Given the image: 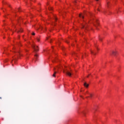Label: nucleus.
<instances>
[{
  "label": "nucleus",
  "mask_w": 124,
  "mask_h": 124,
  "mask_svg": "<svg viewBox=\"0 0 124 124\" xmlns=\"http://www.w3.org/2000/svg\"><path fill=\"white\" fill-rule=\"evenodd\" d=\"M66 42L67 43H69L68 41H66Z\"/></svg>",
  "instance_id": "obj_26"
},
{
  "label": "nucleus",
  "mask_w": 124,
  "mask_h": 124,
  "mask_svg": "<svg viewBox=\"0 0 124 124\" xmlns=\"http://www.w3.org/2000/svg\"><path fill=\"white\" fill-rule=\"evenodd\" d=\"M97 1H98V0H96Z\"/></svg>",
  "instance_id": "obj_32"
},
{
  "label": "nucleus",
  "mask_w": 124,
  "mask_h": 124,
  "mask_svg": "<svg viewBox=\"0 0 124 124\" xmlns=\"http://www.w3.org/2000/svg\"><path fill=\"white\" fill-rule=\"evenodd\" d=\"M107 5H108V6H109V2H107Z\"/></svg>",
  "instance_id": "obj_20"
},
{
  "label": "nucleus",
  "mask_w": 124,
  "mask_h": 124,
  "mask_svg": "<svg viewBox=\"0 0 124 124\" xmlns=\"http://www.w3.org/2000/svg\"><path fill=\"white\" fill-rule=\"evenodd\" d=\"M37 40L38 42H39V41H40V40L39 39V38H37Z\"/></svg>",
  "instance_id": "obj_16"
},
{
  "label": "nucleus",
  "mask_w": 124,
  "mask_h": 124,
  "mask_svg": "<svg viewBox=\"0 0 124 124\" xmlns=\"http://www.w3.org/2000/svg\"><path fill=\"white\" fill-rule=\"evenodd\" d=\"M32 47L33 49H34V53H36V52H38V51H39L38 46H35L33 44L32 45Z\"/></svg>",
  "instance_id": "obj_1"
},
{
  "label": "nucleus",
  "mask_w": 124,
  "mask_h": 124,
  "mask_svg": "<svg viewBox=\"0 0 124 124\" xmlns=\"http://www.w3.org/2000/svg\"><path fill=\"white\" fill-rule=\"evenodd\" d=\"M14 53H17V52L15 51H13Z\"/></svg>",
  "instance_id": "obj_23"
},
{
  "label": "nucleus",
  "mask_w": 124,
  "mask_h": 124,
  "mask_svg": "<svg viewBox=\"0 0 124 124\" xmlns=\"http://www.w3.org/2000/svg\"><path fill=\"white\" fill-rule=\"evenodd\" d=\"M85 56H87V54H85Z\"/></svg>",
  "instance_id": "obj_33"
},
{
  "label": "nucleus",
  "mask_w": 124,
  "mask_h": 124,
  "mask_svg": "<svg viewBox=\"0 0 124 124\" xmlns=\"http://www.w3.org/2000/svg\"><path fill=\"white\" fill-rule=\"evenodd\" d=\"M115 38H116V36H114Z\"/></svg>",
  "instance_id": "obj_27"
},
{
  "label": "nucleus",
  "mask_w": 124,
  "mask_h": 124,
  "mask_svg": "<svg viewBox=\"0 0 124 124\" xmlns=\"http://www.w3.org/2000/svg\"><path fill=\"white\" fill-rule=\"evenodd\" d=\"M83 85H84V87H85L86 88H88L89 87V84H88L86 82H84Z\"/></svg>",
  "instance_id": "obj_4"
},
{
  "label": "nucleus",
  "mask_w": 124,
  "mask_h": 124,
  "mask_svg": "<svg viewBox=\"0 0 124 124\" xmlns=\"http://www.w3.org/2000/svg\"><path fill=\"white\" fill-rule=\"evenodd\" d=\"M48 9H49V10H53V9L52 8V7H49L48 8Z\"/></svg>",
  "instance_id": "obj_14"
},
{
  "label": "nucleus",
  "mask_w": 124,
  "mask_h": 124,
  "mask_svg": "<svg viewBox=\"0 0 124 124\" xmlns=\"http://www.w3.org/2000/svg\"><path fill=\"white\" fill-rule=\"evenodd\" d=\"M47 39H48V38H47Z\"/></svg>",
  "instance_id": "obj_37"
},
{
  "label": "nucleus",
  "mask_w": 124,
  "mask_h": 124,
  "mask_svg": "<svg viewBox=\"0 0 124 124\" xmlns=\"http://www.w3.org/2000/svg\"><path fill=\"white\" fill-rule=\"evenodd\" d=\"M91 54H93V55H96V53H94L93 51H91Z\"/></svg>",
  "instance_id": "obj_11"
},
{
  "label": "nucleus",
  "mask_w": 124,
  "mask_h": 124,
  "mask_svg": "<svg viewBox=\"0 0 124 124\" xmlns=\"http://www.w3.org/2000/svg\"><path fill=\"white\" fill-rule=\"evenodd\" d=\"M37 58H38V55L35 54V61H37Z\"/></svg>",
  "instance_id": "obj_6"
},
{
  "label": "nucleus",
  "mask_w": 124,
  "mask_h": 124,
  "mask_svg": "<svg viewBox=\"0 0 124 124\" xmlns=\"http://www.w3.org/2000/svg\"><path fill=\"white\" fill-rule=\"evenodd\" d=\"M88 77H89V76H87V78H88Z\"/></svg>",
  "instance_id": "obj_36"
},
{
  "label": "nucleus",
  "mask_w": 124,
  "mask_h": 124,
  "mask_svg": "<svg viewBox=\"0 0 124 124\" xmlns=\"http://www.w3.org/2000/svg\"><path fill=\"white\" fill-rule=\"evenodd\" d=\"M17 53H18V54H17V57H19V56H22V55L21 54H20V52L17 51Z\"/></svg>",
  "instance_id": "obj_9"
},
{
  "label": "nucleus",
  "mask_w": 124,
  "mask_h": 124,
  "mask_svg": "<svg viewBox=\"0 0 124 124\" xmlns=\"http://www.w3.org/2000/svg\"><path fill=\"white\" fill-rule=\"evenodd\" d=\"M89 97H90L91 98H92L93 97V94L92 93H89Z\"/></svg>",
  "instance_id": "obj_12"
},
{
  "label": "nucleus",
  "mask_w": 124,
  "mask_h": 124,
  "mask_svg": "<svg viewBox=\"0 0 124 124\" xmlns=\"http://www.w3.org/2000/svg\"><path fill=\"white\" fill-rule=\"evenodd\" d=\"M99 40H100V41H102V38L100 36H99Z\"/></svg>",
  "instance_id": "obj_10"
},
{
  "label": "nucleus",
  "mask_w": 124,
  "mask_h": 124,
  "mask_svg": "<svg viewBox=\"0 0 124 124\" xmlns=\"http://www.w3.org/2000/svg\"><path fill=\"white\" fill-rule=\"evenodd\" d=\"M54 19H55V21H57L58 20V18H57V17H56L55 16H54Z\"/></svg>",
  "instance_id": "obj_13"
},
{
  "label": "nucleus",
  "mask_w": 124,
  "mask_h": 124,
  "mask_svg": "<svg viewBox=\"0 0 124 124\" xmlns=\"http://www.w3.org/2000/svg\"><path fill=\"white\" fill-rule=\"evenodd\" d=\"M40 29H41V30L42 31V30H43V27L40 26Z\"/></svg>",
  "instance_id": "obj_17"
},
{
  "label": "nucleus",
  "mask_w": 124,
  "mask_h": 124,
  "mask_svg": "<svg viewBox=\"0 0 124 124\" xmlns=\"http://www.w3.org/2000/svg\"><path fill=\"white\" fill-rule=\"evenodd\" d=\"M96 21L97 25L98 26V22H97V19H96Z\"/></svg>",
  "instance_id": "obj_18"
},
{
  "label": "nucleus",
  "mask_w": 124,
  "mask_h": 124,
  "mask_svg": "<svg viewBox=\"0 0 124 124\" xmlns=\"http://www.w3.org/2000/svg\"><path fill=\"white\" fill-rule=\"evenodd\" d=\"M20 10V9H18V11Z\"/></svg>",
  "instance_id": "obj_29"
},
{
  "label": "nucleus",
  "mask_w": 124,
  "mask_h": 124,
  "mask_svg": "<svg viewBox=\"0 0 124 124\" xmlns=\"http://www.w3.org/2000/svg\"><path fill=\"white\" fill-rule=\"evenodd\" d=\"M86 93H89L90 94V93H89V92H87Z\"/></svg>",
  "instance_id": "obj_22"
},
{
  "label": "nucleus",
  "mask_w": 124,
  "mask_h": 124,
  "mask_svg": "<svg viewBox=\"0 0 124 124\" xmlns=\"http://www.w3.org/2000/svg\"><path fill=\"white\" fill-rule=\"evenodd\" d=\"M104 14H105V13H106V11L104 12Z\"/></svg>",
  "instance_id": "obj_24"
},
{
  "label": "nucleus",
  "mask_w": 124,
  "mask_h": 124,
  "mask_svg": "<svg viewBox=\"0 0 124 124\" xmlns=\"http://www.w3.org/2000/svg\"><path fill=\"white\" fill-rule=\"evenodd\" d=\"M0 99H1V97H0Z\"/></svg>",
  "instance_id": "obj_34"
},
{
  "label": "nucleus",
  "mask_w": 124,
  "mask_h": 124,
  "mask_svg": "<svg viewBox=\"0 0 124 124\" xmlns=\"http://www.w3.org/2000/svg\"><path fill=\"white\" fill-rule=\"evenodd\" d=\"M95 27H97V26H96V25H95Z\"/></svg>",
  "instance_id": "obj_30"
},
{
  "label": "nucleus",
  "mask_w": 124,
  "mask_h": 124,
  "mask_svg": "<svg viewBox=\"0 0 124 124\" xmlns=\"http://www.w3.org/2000/svg\"><path fill=\"white\" fill-rule=\"evenodd\" d=\"M32 35H35V33L33 32V33H32Z\"/></svg>",
  "instance_id": "obj_19"
},
{
  "label": "nucleus",
  "mask_w": 124,
  "mask_h": 124,
  "mask_svg": "<svg viewBox=\"0 0 124 124\" xmlns=\"http://www.w3.org/2000/svg\"><path fill=\"white\" fill-rule=\"evenodd\" d=\"M82 28H83V29H87V26H86V23L83 24L82 25Z\"/></svg>",
  "instance_id": "obj_5"
},
{
  "label": "nucleus",
  "mask_w": 124,
  "mask_h": 124,
  "mask_svg": "<svg viewBox=\"0 0 124 124\" xmlns=\"http://www.w3.org/2000/svg\"><path fill=\"white\" fill-rule=\"evenodd\" d=\"M88 97H86V98H88Z\"/></svg>",
  "instance_id": "obj_31"
},
{
  "label": "nucleus",
  "mask_w": 124,
  "mask_h": 124,
  "mask_svg": "<svg viewBox=\"0 0 124 124\" xmlns=\"http://www.w3.org/2000/svg\"><path fill=\"white\" fill-rule=\"evenodd\" d=\"M97 10H98V11H100V10H99V9H97Z\"/></svg>",
  "instance_id": "obj_21"
},
{
  "label": "nucleus",
  "mask_w": 124,
  "mask_h": 124,
  "mask_svg": "<svg viewBox=\"0 0 124 124\" xmlns=\"http://www.w3.org/2000/svg\"><path fill=\"white\" fill-rule=\"evenodd\" d=\"M15 49H16V48L14 47L13 49H14V50H15Z\"/></svg>",
  "instance_id": "obj_25"
},
{
  "label": "nucleus",
  "mask_w": 124,
  "mask_h": 124,
  "mask_svg": "<svg viewBox=\"0 0 124 124\" xmlns=\"http://www.w3.org/2000/svg\"><path fill=\"white\" fill-rule=\"evenodd\" d=\"M63 72L64 73H66V75H68V76H71V75H72V74H71V72H70L69 71H67V72H64V71H63Z\"/></svg>",
  "instance_id": "obj_2"
},
{
  "label": "nucleus",
  "mask_w": 124,
  "mask_h": 124,
  "mask_svg": "<svg viewBox=\"0 0 124 124\" xmlns=\"http://www.w3.org/2000/svg\"><path fill=\"white\" fill-rule=\"evenodd\" d=\"M23 32V30L22 29H21L19 31H18V32Z\"/></svg>",
  "instance_id": "obj_15"
},
{
  "label": "nucleus",
  "mask_w": 124,
  "mask_h": 124,
  "mask_svg": "<svg viewBox=\"0 0 124 124\" xmlns=\"http://www.w3.org/2000/svg\"><path fill=\"white\" fill-rule=\"evenodd\" d=\"M56 73H57V72L55 71V72H54V74H53L52 76H53V77H56Z\"/></svg>",
  "instance_id": "obj_8"
},
{
  "label": "nucleus",
  "mask_w": 124,
  "mask_h": 124,
  "mask_svg": "<svg viewBox=\"0 0 124 124\" xmlns=\"http://www.w3.org/2000/svg\"><path fill=\"white\" fill-rule=\"evenodd\" d=\"M83 56H82V59H83Z\"/></svg>",
  "instance_id": "obj_28"
},
{
  "label": "nucleus",
  "mask_w": 124,
  "mask_h": 124,
  "mask_svg": "<svg viewBox=\"0 0 124 124\" xmlns=\"http://www.w3.org/2000/svg\"><path fill=\"white\" fill-rule=\"evenodd\" d=\"M79 17H80V18H82V19H84V16H82L81 14L79 15Z\"/></svg>",
  "instance_id": "obj_7"
},
{
  "label": "nucleus",
  "mask_w": 124,
  "mask_h": 124,
  "mask_svg": "<svg viewBox=\"0 0 124 124\" xmlns=\"http://www.w3.org/2000/svg\"><path fill=\"white\" fill-rule=\"evenodd\" d=\"M81 97H83L82 96H81Z\"/></svg>",
  "instance_id": "obj_35"
},
{
  "label": "nucleus",
  "mask_w": 124,
  "mask_h": 124,
  "mask_svg": "<svg viewBox=\"0 0 124 124\" xmlns=\"http://www.w3.org/2000/svg\"><path fill=\"white\" fill-rule=\"evenodd\" d=\"M111 53H112V55H113V56H116V55L117 54L116 51H112Z\"/></svg>",
  "instance_id": "obj_3"
}]
</instances>
